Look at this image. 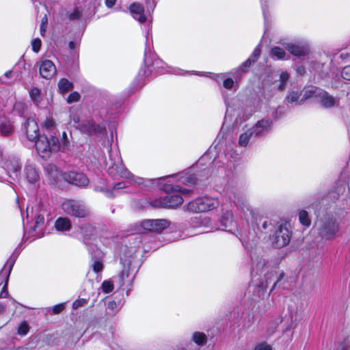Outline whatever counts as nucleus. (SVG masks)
Instances as JSON below:
<instances>
[{
    "mask_svg": "<svg viewBox=\"0 0 350 350\" xmlns=\"http://www.w3.org/2000/svg\"><path fill=\"white\" fill-rule=\"evenodd\" d=\"M92 266L94 271L96 273L101 271L103 268V263L100 260H95Z\"/></svg>",
    "mask_w": 350,
    "mask_h": 350,
    "instance_id": "37998d69",
    "label": "nucleus"
},
{
    "mask_svg": "<svg viewBox=\"0 0 350 350\" xmlns=\"http://www.w3.org/2000/svg\"><path fill=\"white\" fill-rule=\"evenodd\" d=\"M62 138H63V139H62V143H60V144H61V145H62L64 142H67V147H68V144H69V142H68V139H67V135H66V132H64V133H63Z\"/></svg>",
    "mask_w": 350,
    "mask_h": 350,
    "instance_id": "4d7b16f0",
    "label": "nucleus"
},
{
    "mask_svg": "<svg viewBox=\"0 0 350 350\" xmlns=\"http://www.w3.org/2000/svg\"><path fill=\"white\" fill-rule=\"evenodd\" d=\"M14 131L11 122L5 117L0 118V134L10 135Z\"/></svg>",
    "mask_w": 350,
    "mask_h": 350,
    "instance_id": "6ab92c4d",
    "label": "nucleus"
},
{
    "mask_svg": "<svg viewBox=\"0 0 350 350\" xmlns=\"http://www.w3.org/2000/svg\"><path fill=\"white\" fill-rule=\"evenodd\" d=\"M224 87L227 89H231L234 85V81L232 79L228 78L224 81Z\"/></svg>",
    "mask_w": 350,
    "mask_h": 350,
    "instance_id": "09e8293b",
    "label": "nucleus"
},
{
    "mask_svg": "<svg viewBox=\"0 0 350 350\" xmlns=\"http://www.w3.org/2000/svg\"><path fill=\"white\" fill-rule=\"evenodd\" d=\"M299 94L297 92H291L286 96V100L288 103H294L298 100Z\"/></svg>",
    "mask_w": 350,
    "mask_h": 350,
    "instance_id": "ea45409f",
    "label": "nucleus"
},
{
    "mask_svg": "<svg viewBox=\"0 0 350 350\" xmlns=\"http://www.w3.org/2000/svg\"><path fill=\"white\" fill-rule=\"evenodd\" d=\"M253 134V131L251 129H248L245 133H242L239 137V145L241 146H246Z\"/></svg>",
    "mask_w": 350,
    "mask_h": 350,
    "instance_id": "cd10ccee",
    "label": "nucleus"
},
{
    "mask_svg": "<svg viewBox=\"0 0 350 350\" xmlns=\"http://www.w3.org/2000/svg\"><path fill=\"white\" fill-rule=\"evenodd\" d=\"M304 96L305 98L312 97L317 98L322 106L325 108L332 107L336 104V100L334 97L328 94L324 90L316 87L308 88L305 90Z\"/></svg>",
    "mask_w": 350,
    "mask_h": 350,
    "instance_id": "423d86ee",
    "label": "nucleus"
},
{
    "mask_svg": "<svg viewBox=\"0 0 350 350\" xmlns=\"http://www.w3.org/2000/svg\"><path fill=\"white\" fill-rule=\"evenodd\" d=\"M29 330V326L26 321L21 323L18 327V334L21 336H25Z\"/></svg>",
    "mask_w": 350,
    "mask_h": 350,
    "instance_id": "f704fd0d",
    "label": "nucleus"
},
{
    "mask_svg": "<svg viewBox=\"0 0 350 350\" xmlns=\"http://www.w3.org/2000/svg\"><path fill=\"white\" fill-rule=\"evenodd\" d=\"M188 193V190L181 189L178 186H176L171 194H168L159 202H156L155 206L164 208H176L182 204L183 196L187 195Z\"/></svg>",
    "mask_w": 350,
    "mask_h": 350,
    "instance_id": "20e7f679",
    "label": "nucleus"
},
{
    "mask_svg": "<svg viewBox=\"0 0 350 350\" xmlns=\"http://www.w3.org/2000/svg\"><path fill=\"white\" fill-rule=\"evenodd\" d=\"M271 55L278 59H282L285 57L286 53L282 48L275 46L271 49Z\"/></svg>",
    "mask_w": 350,
    "mask_h": 350,
    "instance_id": "2f4dec72",
    "label": "nucleus"
},
{
    "mask_svg": "<svg viewBox=\"0 0 350 350\" xmlns=\"http://www.w3.org/2000/svg\"><path fill=\"white\" fill-rule=\"evenodd\" d=\"M5 167L9 174H13L15 178H17L21 167L17 161H14L8 163Z\"/></svg>",
    "mask_w": 350,
    "mask_h": 350,
    "instance_id": "b1692460",
    "label": "nucleus"
},
{
    "mask_svg": "<svg viewBox=\"0 0 350 350\" xmlns=\"http://www.w3.org/2000/svg\"><path fill=\"white\" fill-rule=\"evenodd\" d=\"M219 204V202L217 198L203 196L190 202L187 205L186 209L192 213L205 212L215 208Z\"/></svg>",
    "mask_w": 350,
    "mask_h": 350,
    "instance_id": "7ed1b4c3",
    "label": "nucleus"
},
{
    "mask_svg": "<svg viewBox=\"0 0 350 350\" xmlns=\"http://www.w3.org/2000/svg\"><path fill=\"white\" fill-rule=\"evenodd\" d=\"M72 87V83L66 79H62L58 83L59 90L62 94H65L70 91Z\"/></svg>",
    "mask_w": 350,
    "mask_h": 350,
    "instance_id": "393cba45",
    "label": "nucleus"
},
{
    "mask_svg": "<svg viewBox=\"0 0 350 350\" xmlns=\"http://www.w3.org/2000/svg\"><path fill=\"white\" fill-rule=\"evenodd\" d=\"M101 288L105 293H109L113 289V284L110 280H105L102 283Z\"/></svg>",
    "mask_w": 350,
    "mask_h": 350,
    "instance_id": "72a5a7b5",
    "label": "nucleus"
},
{
    "mask_svg": "<svg viewBox=\"0 0 350 350\" xmlns=\"http://www.w3.org/2000/svg\"><path fill=\"white\" fill-rule=\"evenodd\" d=\"M182 182L185 184H194L196 183V180L193 178H188L187 179L184 178V180H183Z\"/></svg>",
    "mask_w": 350,
    "mask_h": 350,
    "instance_id": "603ef678",
    "label": "nucleus"
},
{
    "mask_svg": "<svg viewBox=\"0 0 350 350\" xmlns=\"http://www.w3.org/2000/svg\"><path fill=\"white\" fill-rule=\"evenodd\" d=\"M80 98V94L77 92H74L70 94V95L67 98V102L68 103H72L75 102H77Z\"/></svg>",
    "mask_w": 350,
    "mask_h": 350,
    "instance_id": "58836bf2",
    "label": "nucleus"
},
{
    "mask_svg": "<svg viewBox=\"0 0 350 350\" xmlns=\"http://www.w3.org/2000/svg\"><path fill=\"white\" fill-rule=\"evenodd\" d=\"M65 308V306L64 304H57V305H55L54 306L53 308H52V311H53V314H59L62 311H63V310Z\"/></svg>",
    "mask_w": 350,
    "mask_h": 350,
    "instance_id": "de8ad7c7",
    "label": "nucleus"
},
{
    "mask_svg": "<svg viewBox=\"0 0 350 350\" xmlns=\"http://www.w3.org/2000/svg\"><path fill=\"white\" fill-rule=\"evenodd\" d=\"M46 24H47V18L46 16L42 18V22L40 24V34L42 36H44L46 29Z\"/></svg>",
    "mask_w": 350,
    "mask_h": 350,
    "instance_id": "a18cd8bd",
    "label": "nucleus"
},
{
    "mask_svg": "<svg viewBox=\"0 0 350 350\" xmlns=\"http://www.w3.org/2000/svg\"><path fill=\"white\" fill-rule=\"evenodd\" d=\"M44 219L42 216L39 215L37 217V220L36 221V226H38L39 224H42L44 223Z\"/></svg>",
    "mask_w": 350,
    "mask_h": 350,
    "instance_id": "5fc2aeb1",
    "label": "nucleus"
},
{
    "mask_svg": "<svg viewBox=\"0 0 350 350\" xmlns=\"http://www.w3.org/2000/svg\"><path fill=\"white\" fill-rule=\"evenodd\" d=\"M167 219H148L142 221L141 227L144 231L160 232L170 226Z\"/></svg>",
    "mask_w": 350,
    "mask_h": 350,
    "instance_id": "6e6552de",
    "label": "nucleus"
},
{
    "mask_svg": "<svg viewBox=\"0 0 350 350\" xmlns=\"http://www.w3.org/2000/svg\"><path fill=\"white\" fill-rule=\"evenodd\" d=\"M35 142L36 150L43 159H48L53 153L67 149V142L61 145L59 139L55 136L47 137L45 135H41Z\"/></svg>",
    "mask_w": 350,
    "mask_h": 350,
    "instance_id": "f257e3e1",
    "label": "nucleus"
},
{
    "mask_svg": "<svg viewBox=\"0 0 350 350\" xmlns=\"http://www.w3.org/2000/svg\"><path fill=\"white\" fill-rule=\"evenodd\" d=\"M343 215H327L319 221V232L321 235L327 239H332L339 231Z\"/></svg>",
    "mask_w": 350,
    "mask_h": 350,
    "instance_id": "f03ea898",
    "label": "nucleus"
},
{
    "mask_svg": "<svg viewBox=\"0 0 350 350\" xmlns=\"http://www.w3.org/2000/svg\"><path fill=\"white\" fill-rule=\"evenodd\" d=\"M193 225L195 227H198L202 224H204V221L202 220L201 217H196L192 219Z\"/></svg>",
    "mask_w": 350,
    "mask_h": 350,
    "instance_id": "8fccbe9b",
    "label": "nucleus"
},
{
    "mask_svg": "<svg viewBox=\"0 0 350 350\" xmlns=\"http://www.w3.org/2000/svg\"><path fill=\"white\" fill-rule=\"evenodd\" d=\"M126 187L125 183H118L113 187L114 190H119L124 188Z\"/></svg>",
    "mask_w": 350,
    "mask_h": 350,
    "instance_id": "3c124183",
    "label": "nucleus"
},
{
    "mask_svg": "<svg viewBox=\"0 0 350 350\" xmlns=\"http://www.w3.org/2000/svg\"><path fill=\"white\" fill-rule=\"evenodd\" d=\"M299 219L301 224L305 226H309L310 224V219L308 214L306 211H301L299 214Z\"/></svg>",
    "mask_w": 350,
    "mask_h": 350,
    "instance_id": "473e14b6",
    "label": "nucleus"
},
{
    "mask_svg": "<svg viewBox=\"0 0 350 350\" xmlns=\"http://www.w3.org/2000/svg\"><path fill=\"white\" fill-rule=\"evenodd\" d=\"M271 127V122L268 120H262L256 122L252 129H250L256 135H261L268 132Z\"/></svg>",
    "mask_w": 350,
    "mask_h": 350,
    "instance_id": "dca6fc26",
    "label": "nucleus"
},
{
    "mask_svg": "<svg viewBox=\"0 0 350 350\" xmlns=\"http://www.w3.org/2000/svg\"><path fill=\"white\" fill-rule=\"evenodd\" d=\"M23 104L21 103H16L14 105V109L16 110L19 109L21 107H22Z\"/></svg>",
    "mask_w": 350,
    "mask_h": 350,
    "instance_id": "680f3d73",
    "label": "nucleus"
},
{
    "mask_svg": "<svg viewBox=\"0 0 350 350\" xmlns=\"http://www.w3.org/2000/svg\"><path fill=\"white\" fill-rule=\"evenodd\" d=\"M207 155H204L202 157H201V159L198 162V165H201L202 163L207 159Z\"/></svg>",
    "mask_w": 350,
    "mask_h": 350,
    "instance_id": "bf43d9fd",
    "label": "nucleus"
},
{
    "mask_svg": "<svg viewBox=\"0 0 350 350\" xmlns=\"http://www.w3.org/2000/svg\"><path fill=\"white\" fill-rule=\"evenodd\" d=\"M45 172L53 183H57L61 177L64 178V174H62L58 170L57 167L53 164H48L45 167Z\"/></svg>",
    "mask_w": 350,
    "mask_h": 350,
    "instance_id": "f3484780",
    "label": "nucleus"
},
{
    "mask_svg": "<svg viewBox=\"0 0 350 350\" xmlns=\"http://www.w3.org/2000/svg\"><path fill=\"white\" fill-rule=\"evenodd\" d=\"M297 72H299L301 75L305 72V69L304 67H299L297 69Z\"/></svg>",
    "mask_w": 350,
    "mask_h": 350,
    "instance_id": "052dcab7",
    "label": "nucleus"
},
{
    "mask_svg": "<svg viewBox=\"0 0 350 350\" xmlns=\"http://www.w3.org/2000/svg\"><path fill=\"white\" fill-rule=\"evenodd\" d=\"M56 67L52 61L44 59L40 62V74L43 78L50 79L56 74Z\"/></svg>",
    "mask_w": 350,
    "mask_h": 350,
    "instance_id": "9b49d317",
    "label": "nucleus"
},
{
    "mask_svg": "<svg viewBox=\"0 0 350 350\" xmlns=\"http://www.w3.org/2000/svg\"><path fill=\"white\" fill-rule=\"evenodd\" d=\"M286 49L293 55L301 57L306 55L308 49L306 46H299L293 43L288 44Z\"/></svg>",
    "mask_w": 350,
    "mask_h": 350,
    "instance_id": "a211bd4d",
    "label": "nucleus"
},
{
    "mask_svg": "<svg viewBox=\"0 0 350 350\" xmlns=\"http://www.w3.org/2000/svg\"><path fill=\"white\" fill-rule=\"evenodd\" d=\"M239 208L243 212L245 219L249 220L250 218H253L254 215V211L247 202H239L237 204Z\"/></svg>",
    "mask_w": 350,
    "mask_h": 350,
    "instance_id": "412c9836",
    "label": "nucleus"
},
{
    "mask_svg": "<svg viewBox=\"0 0 350 350\" xmlns=\"http://www.w3.org/2000/svg\"><path fill=\"white\" fill-rule=\"evenodd\" d=\"M81 130L88 135H92L97 132L98 126L92 122H88L81 125Z\"/></svg>",
    "mask_w": 350,
    "mask_h": 350,
    "instance_id": "bb28decb",
    "label": "nucleus"
},
{
    "mask_svg": "<svg viewBox=\"0 0 350 350\" xmlns=\"http://www.w3.org/2000/svg\"><path fill=\"white\" fill-rule=\"evenodd\" d=\"M31 44V46H32V50L35 53H38L40 51L41 44H42V42H41L40 39L34 38L32 40Z\"/></svg>",
    "mask_w": 350,
    "mask_h": 350,
    "instance_id": "e433bc0d",
    "label": "nucleus"
},
{
    "mask_svg": "<svg viewBox=\"0 0 350 350\" xmlns=\"http://www.w3.org/2000/svg\"><path fill=\"white\" fill-rule=\"evenodd\" d=\"M260 50L258 47H256L252 55L241 65V69L245 72L260 56Z\"/></svg>",
    "mask_w": 350,
    "mask_h": 350,
    "instance_id": "4be33fe9",
    "label": "nucleus"
},
{
    "mask_svg": "<svg viewBox=\"0 0 350 350\" xmlns=\"http://www.w3.org/2000/svg\"><path fill=\"white\" fill-rule=\"evenodd\" d=\"M69 47H70V49H73L75 48V43H74V42L70 41V42H69Z\"/></svg>",
    "mask_w": 350,
    "mask_h": 350,
    "instance_id": "e2e57ef3",
    "label": "nucleus"
},
{
    "mask_svg": "<svg viewBox=\"0 0 350 350\" xmlns=\"http://www.w3.org/2000/svg\"><path fill=\"white\" fill-rule=\"evenodd\" d=\"M78 120H79L78 119H75V118L74 119V122H77Z\"/></svg>",
    "mask_w": 350,
    "mask_h": 350,
    "instance_id": "774afa93",
    "label": "nucleus"
},
{
    "mask_svg": "<svg viewBox=\"0 0 350 350\" xmlns=\"http://www.w3.org/2000/svg\"><path fill=\"white\" fill-rule=\"evenodd\" d=\"M24 177L29 184L34 186H36L40 181V175L32 164L27 163L25 165Z\"/></svg>",
    "mask_w": 350,
    "mask_h": 350,
    "instance_id": "ddd939ff",
    "label": "nucleus"
},
{
    "mask_svg": "<svg viewBox=\"0 0 350 350\" xmlns=\"http://www.w3.org/2000/svg\"><path fill=\"white\" fill-rule=\"evenodd\" d=\"M79 16V12L77 10H75L70 16L71 19L77 18Z\"/></svg>",
    "mask_w": 350,
    "mask_h": 350,
    "instance_id": "6e6d98bb",
    "label": "nucleus"
},
{
    "mask_svg": "<svg viewBox=\"0 0 350 350\" xmlns=\"http://www.w3.org/2000/svg\"><path fill=\"white\" fill-rule=\"evenodd\" d=\"M284 276V273H280L278 281Z\"/></svg>",
    "mask_w": 350,
    "mask_h": 350,
    "instance_id": "69168bd1",
    "label": "nucleus"
},
{
    "mask_svg": "<svg viewBox=\"0 0 350 350\" xmlns=\"http://www.w3.org/2000/svg\"><path fill=\"white\" fill-rule=\"evenodd\" d=\"M55 228L58 231H68L71 228V221L67 217H59L55 223Z\"/></svg>",
    "mask_w": 350,
    "mask_h": 350,
    "instance_id": "aec40b11",
    "label": "nucleus"
},
{
    "mask_svg": "<svg viewBox=\"0 0 350 350\" xmlns=\"http://www.w3.org/2000/svg\"><path fill=\"white\" fill-rule=\"evenodd\" d=\"M117 172V175L119 176L129 180L130 182H135L138 184H140L141 178L139 177H135L133 174H131L127 169H126L124 166L114 165L110 168V174H113V171Z\"/></svg>",
    "mask_w": 350,
    "mask_h": 350,
    "instance_id": "f8f14e48",
    "label": "nucleus"
},
{
    "mask_svg": "<svg viewBox=\"0 0 350 350\" xmlns=\"http://www.w3.org/2000/svg\"><path fill=\"white\" fill-rule=\"evenodd\" d=\"M348 345L345 340L338 341L335 344L334 350H347Z\"/></svg>",
    "mask_w": 350,
    "mask_h": 350,
    "instance_id": "a19ab883",
    "label": "nucleus"
},
{
    "mask_svg": "<svg viewBox=\"0 0 350 350\" xmlns=\"http://www.w3.org/2000/svg\"><path fill=\"white\" fill-rule=\"evenodd\" d=\"M42 126L46 129H51L55 126V122L51 118H46V120L41 122Z\"/></svg>",
    "mask_w": 350,
    "mask_h": 350,
    "instance_id": "c9c22d12",
    "label": "nucleus"
},
{
    "mask_svg": "<svg viewBox=\"0 0 350 350\" xmlns=\"http://www.w3.org/2000/svg\"><path fill=\"white\" fill-rule=\"evenodd\" d=\"M341 77L345 80L350 81V66L345 67L341 71Z\"/></svg>",
    "mask_w": 350,
    "mask_h": 350,
    "instance_id": "79ce46f5",
    "label": "nucleus"
},
{
    "mask_svg": "<svg viewBox=\"0 0 350 350\" xmlns=\"http://www.w3.org/2000/svg\"><path fill=\"white\" fill-rule=\"evenodd\" d=\"M232 217V214L230 213H227V217Z\"/></svg>",
    "mask_w": 350,
    "mask_h": 350,
    "instance_id": "338daca9",
    "label": "nucleus"
},
{
    "mask_svg": "<svg viewBox=\"0 0 350 350\" xmlns=\"http://www.w3.org/2000/svg\"><path fill=\"white\" fill-rule=\"evenodd\" d=\"M269 265L264 259H260L258 261L256 265L253 267L252 272L256 273V274H262L266 273V277L267 280L271 279L273 274L272 272L269 273Z\"/></svg>",
    "mask_w": 350,
    "mask_h": 350,
    "instance_id": "2eb2a0df",
    "label": "nucleus"
},
{
    "mask_svg": "<svg viewBox=\"0 0 350 350\" xmlns=\"http://www.w3.org/2000/svg\"><path fill=\"white\" fill-rule=\"evenodd\" d=\"M288 79L289 74L286 71L282 72L280 76V84L278 85L279 90L283 91L286 88Z\"/></svg>",
    "mask_w": 350,
    "mask_h": 350,
    "instance_id": "7c9ffc66",
    "label": "nucleus"
},
{
    "mask_svg": "<svg viewBox=\"0 0 350 350\" xmlns=\"http://www.w3.org/2000/svg\"><path fill=\"white\" fill-rule=\"evenodd\" d=\"M254 350H272V347L267 342L258 343Z\"/></svg>",
    "mask_w": 350,
    "mask_h": 350,
    "instance_id": "4c0bfd02",
    "label": "nucleus"
},
{
    "mask_svg": "<svg viewBox=\"0 0 350 350\" xmlns=\"http://www.w3.org/2000/svg\"><path fill=\"white\" fill-rule=\"evenodd\" d=\"M64 179L79 187H84L89 183V180L84 174L76 172H70L68 174H64Z\"/></svg>",
    "mask_w": 350,
    "mask_h": 350,
    "instance_id": "1a4fd4ad",
    "label": "nucleus"
},
{
    "mask_svg": "<svg viewBox=\"0 0 350 350\" xmlns=\"http://www.w3.org/2000/svg\"><path fill=\"white\" fill-rule=\"evenodd\" d=\"M81 232L85 239H90L94 235L95 229L90 224H85L81 228Z\"/></svg>",
    "mask_w": 350,
    "mask_h": 350,
    "instance_id": "a878e982",
    "label": "nucleus"
},
{
    "mask_svg": "<svg viewBox=\"0 0 350 350\" xmlns=\"http://www.w3.org/2000/svg\"><path fill=\"white\" fill-rule=\"evenodd\" d=\"M116 0H105V4L108 8L113 7L116 3Z\"/></svg>",
    "mask_w": 350,
    "mask_h": 350,
    "instance_id": "864d4df0",
    "label": "nucleus"
},
{
    "mask_svg": "<svg viewBox=\"0 0 350 350\" xmlns=\"http://www.w3.org/2000/svg\"><path fill=\"white\" fill-rule=\"evenodd\" d=\"M192 340L198 345H202L206 342V336L202 332H196L193 334Z\"/></svg>",
    "mask_w": 350,
    "mask_h": 350,
    "instance_id": "c85d7f7f",
    "label": "nucleus"
},
{
    "mask_svg": "<svg viewBox=\"0 0 350 350\" xmlns=\"http://www.w3.org/2000/svg\"><path fill=\"white\" fill-rule=\"evenodd\" d=\"M5 308V306L3 304H0V313L4 311Z\"/></svg>",
    "mask_w": 350,
    "mask_h": 350,
    "instance_id": "0e129e2a",
    "label": "nucleus"
},
{
    "mask_svg": "<svg viewBox=\"0 0 350 350\" xmlns=\"http://www.w3.org/2000/svg\"><path fill=\"white\" fill-rule=\"evenodd\" d=\"M130 12L135 20L139 23H144L146 21V17L144 15V7L137 3L131 4L129 7Z\"/></svg>",
    "mask_w": 350,
    "mask_h": 350,
    "instance_id": "4468645a",
    "label": "nucleus"
},
{
    "mask_svg": "<svg viewBox=\"0 0 350 350\" xmlns=\"http://www.w3.org/2000/svg\"><path fill=\"white\" fill-rule=\"evenodd\" d=\"M6 289V285H5L3 288V290L1 291L0 293V297H5L8 295V292L5 291Z\"/></svg>",
    "mask_w": 350,
    "mask_h": 350,
    "instance_id": "13d9d810",
    "label": "nucleus"
},
{
    "mask_svg": "<svg viewBox=\"0 0 350 350\" xmlns=\"http://www.w3.org/2000/svg\"><path fill=\"white\" fill-rule=\"evenodd\" d=\"M130 271L129 268H124L118 276L119 286H122L126 281L130 280Z\"/></svg>",
    "mask_w": 350,
    "mask_h": 350,
    "instance_id": "c756f323",
    "label": "nucleus"
},
{
    "mask_svg": "<svg viewBox=\"0 0 350 350\" xmlns=\"http://www.w3.org/2000/svg\"><path fill=\"white\" fill-rule=\"evenodd\" d=\"M29 94L32 100L37 106H41L42 105L43 96L39 89L33 88Z\"/></svg>",
    "mask_w": 350,
    "mask_h": 350,
    "instance_id": "5701e85b",
    "label": "nucleus"
},
{
    "mask_svg": "<svg viewBox=\"0 0 350 350\" xmlns=\"http://www.w3.org/2000/svg\"><path fill=\"white\" fill-rule=\"evenodd\" d=\"M86 303H87V301L85 299H81L76 300L72 304V308L74 309H77L79 307H81V306H83L84 305H85Z\"/></svg>",
    "mask_w": 350,
    "mask_h": 350,
    "instance_id": "c03bdc74",
    "label": "nucleus"
},
{
    "mask_svg": "<svg viewBox=\"0 0 350 350\" xmlns=\"http://www.w3.org/2000/svg\"><path fill=\"white\" fill-rule=\"evenodd\" d=\"M63 211L67 215L76 217H85L89 215V211L80 201L66 200L62 204Z\"/></svg>",
    "mask_w": 350,
    "mask_h": 350,
    "instance_id": "39448f33",
    "label": "nucleus"
},
{
    "mask_svg": "<svg viewBox=\"0 0 350 350\" xmlns=\"http://www.w3.org/2000/svg\"><path fill=\"white\" fill-rule=\"evenodd\" d=\"M24 127L27 137L29 141L35 142L40 136L38 125L34 120H27L24 124Z\"/></svg>",
    "mask_w": 350,
    "mask_h": 350,
    "instance_id": "9d476101",
    "label": "nucleus"
},
{
    "mask_svg": "<svg viewBox=\"0 0 350 350\" xmlns=\"http://www.w3.org/2000/svg\"><path fill=\"white\" fill-rule=\"evenodd\" d=\"M291 232L286 226L280 225L271 236V244L276 248L287 245L291 240Z\"/></svg>",
    "mask_w": 350,
    "mask_h": 350,
    "instance_id": "0eeeda50",
    "label": "nucleus"
},
{
    "mask_svg": "<svg viewBox=\"0 0 350 350\" xmlns=\"http://www.w3.org/2000/svg\"><path fill=\"white\" fill-rule=\"evenodd\" d=\"M118 305L115 301H110L107 304V309L110 310L111 313H114L116 311Z\"/></svg>",
    "mask_w": 350,
    "mask_h": 350,
    "instance_id": "49530a36",
    "label": "nucleus"
}]
</instances>
